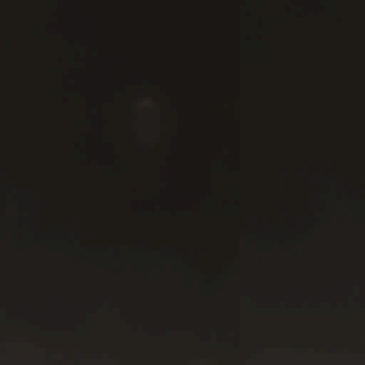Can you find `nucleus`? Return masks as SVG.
<instances>
[{"label": "nucleus", "mask_w": 365, "mask_h": 365, "mask_svg": "<svg viewBox=\"0 0 365 365\" xmlns=\"http://www.w3.org/2000/svg\"><path fill=\"white\" fill-rule=\"evenodd\" d=\"M11 339L9 336H0V348L4 349L7 346L8 344L10 342Z\"/></svg>", "instance_id": "obj_1"}, {"label": "nucleus", "mask_w": 365, "mask_h": 365, "mask_svg": "<svg viewBox=\"0 0 365 365\" xmlns=\"http://www.w3.org/2000/svg\"><path fill=\"white\" fill-rule=\"evenodd\" d=\"M282 346H286V347H289L291 346V344L289 342H288L284 339L282 341Z\"/></svg>", "instance_id": "obj_2"}, {"label": "nucleus", "mask_w": 365, "mask_h": 365, "mask_svg": "<svg viewBox=\"0 0 365 365\" xmlns=\"http://www.w3.org/2000/svg\"><path fill=\"white\" fill-rule=\"evenodd\" d=\"M21 342H22V340H21V337L20 336H19V346H21Z\"/></svg>", "instance_id": "obj_3"}]
</instances>
